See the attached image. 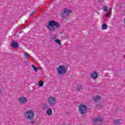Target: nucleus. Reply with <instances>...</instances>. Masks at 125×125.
Returning a JSON list of instances; mask_svg holds the SVG:
<instances>
[{"mask_svg":"<svg viewBox=\"0 0 125 125\" xmlns=\"http://www.w3.org/2000/svg\"><path fill=\"white\" fill-rule=\"evenodd\" d=\"M34 13H35V12H33L32 13H31L30 14L31 16H32V15H33Z\"/></svg>","mask_w":125,"mask_h":125,"instance_id":"b1692460","label":"nucleus"},{"mask_svg":"<svg viewBox=\"0 0 125 125\" xmlns=\"http://www.w3.org/2000/svg\"><path fill=\"white\" fill-rule=\"evenodd\" d=\"M38 84H39V86L40 87L42 86V85H43V84H44V83H43V82L42 81H39L38 82Z\"/></svg>","mask_w":125,"mask_h":125,"instance_id":"2eb2a0df","label":"nucleus"},{"mask_svg":"<svg viewBox=\"0 0 125 125\" xmlns=\"http://www.w3.org/2000/svg\"><path fill=\"white\" fill-rule=\"evenodd\" d=\"M90 77L92 79L95 80L98 78V73H97L96 71H93L91 73Z\"/></svg>","mask_w":125,"mask_h":125,"instance_id":"1a4fd4ad","label":"nucleus"},{"mask_svg":"<svg viewBox=\"0 0 125 125\" xmlns=\"http://www.w3.org/2000/svg\"><path fill=\"white\" fill-rule=\"evenodd\" d=\"M103 122V118L100 117H95L93 119V124L94 125H99V124Z\"/></svg>","mask_w":125,"mask_h":125,"instance_id":"423d86ee","label":"nucleus"},{"mask_svg":"<svg viewBox=\"0 0 125 125\" xmlns=\"http://www.w3.org/2000/svg\"><path fill=\"white\" fill-rule=\"evenodd\" d=\"M1 93H2L1 90L0 89V95H1Z\"/></svg>","mask_w":125,"mask_h":125,"instance_id":"393cba45","label":"nucleus"},{"mask_svg":"<svg viewBox=\"0 0 125 125\" xmlns=\"http://www.w3.org/2000/svg\"><path fill=\"white\" fill-rule=\"evenodd\" d=\"M11 45L14 48H18V47H19V45L18 44V42H17L15 41H12L11 43Z\"/></svg>","mask_w":125,"mask_h":125,"instance_id":"9d476101","label":"nucleus"},{"mask_svg":"<svg viewBox=\"0 0 125 125\" xmlns=\"http://www.w3.org/2000/svg\"><path fill=\"white\" fill-rule=\"evenodd\" d=\"M55 27H56V28L58 29V28L60 27V24L54 21H48L47 28L49 30L50 32H54V31H55Z\"/></svg>","mask_w":125,"mask_h":125,"instance_id":"f257e3e1","label":"nucleus"},{"mask_svg":"<svg viewBox=\"0 0 125 125\" xmlns=\"http://www.w3.org/2000/svg\"><path fill=\"white\" fill-rule=\"evenodd\" d=\"M67 67L65 65H60L57 69V71L59 75H65L67 73Z\"/></svg>","mask_w":125,"mask_h":125,"instance_id":"7ed1b4c3","label":"nucleus"},{"mask_svg":"<svg viewBox=\"0 0 125 125\" xmlns=\"http://www.w3.org/2000/svg\"><path fill=\"white\" fill-rule=\"evenodd\" d=\"M25 56L26 58H27L28 59V58H30V57H31V56H30V55L28 53H25Z\"/></svg>","mask_w":125,"mask_h":125,"instance_id":"aec40b11","label":"nucleus"},{"mask_svg":"<svg viewBox=\"0 0 125 125\" xmlns=\"http://www.w3.org/2000/svg\"><path fill=\"white\" fill-rule=\"evenodd\" d=\"M79 112L81 115H83L87 112V107L84 104H80L79 105Z\"/></svg>","mask_w":125,"mask_h":125,"instance_id":"20e7f679","label":"nucleus"},{"mask_svg":"<svg viewBox=\"0 0 125 125\" xmlns=\"http://www.w3.org/2000/svg\"><path fill=\"white\" fill-rule=\"evenodd\" d=\"M107 24L105 23H103L102 26V30H107Z\"/></svg>","mask_w":125,"mask_h":125,"instance_id":"4468645a","label":"nucleus"},{"mask_svg":"<svg viewBox=\"0 0 125 125\" xmlns=\"http://www.w3.org/2000/svg\"><path fill=\"white\" fill-rule=\"evenodd\" d=\"M72 14V10H70V9H68L66 8H64L63 9V11L62 13V14H63V15H69V14Z\"/></svg>","mask_w":125,"mask_h":125,"instance_id":"6e6552de","label":"nucleus"},{"mask_svg":"<svg viewBox=\"0 0 125 125\" xmlns=\"http://www.w3.org/2000/svg\"><path fill=\"white\" fill-rule=\"evenodd\" d=\"M18 102L21 104H25L27 103V98L25 97L21 96L19 98Z\"/></svg>","mask_w":125,"mask_h":125,"instance_id":"0eeeda50","label":"nucleus"},{"mask_svg":"<svg viewBox=\"0 0 125 125\" xmlns=\"http://www.w3.org/2000/svg\"><path fill=\"white\" fill-rule=\"evenodd\" d=\"M24 115L26 120H33L35 118L36 114L34 110L29 109L24 112Z\"/></svg>","mask_w":125,"mask_h":125,"instance_id":"f03ea898","label":"nucleus"},{"mask_svg":"<svg viewBox=\"0 0 125 125\" xmlns=\"http://www.w3.org/2000/svg\"><path fill=\"white\" fill-rule=\"evenodd\" d=\"M77 90H82V86H77L76 87Z\"/></svg>","mask_w":125,"mask_h":125,"instance_id":"6ab92c4d","label":"nucleus"},{"mask_svg":"<svg viewBox=\"0 0 125 125\" xmlns=\"http://www.w3.org/2000/svg\"><path fill=\"white\" fill-rule=\"evenodd\" d=\"M46 114L47 116H52V109L51 108H48L46 110Z\"/></svg>","mask_w":125,"mask_h":125,"instance_id":"ddd939ff","label":"nucleus"},{"mask_svg":"<svg viewBox=\"0 0 125 125\" xmlns=\"http://www.w3.org/2000/svg\"><path fill=\"white\" fill-rule=\"evenodd\" d=\"M56 98H55L54 97L51 96L47 99V103H48V104L51 106H54V105L56 104Z\"/></svg>","mask_w":125,"mask_h":125,"instance_id":"39448f33","label":"nucleus"},{"mask_svg":"<svg viewBox=\"0 0 125 125\" xmlns=\"http://www.w3.org/2000/svg\"><path fill=\"white\" fill-rule=\"evenodd\" d=\"M49 108V107L48 106V104H47L46 103H44L42 105V109H43V111L47 110Z\"/></svg>","mask_w":125,"mask_h":125,"instance_id":"9b49d317","label":"nucleus"},{"mask_svg":"<svg viewBox=\"0 0 125 125\" xmlns=\"http://www.w3.org/2000/svg\"><path fill=\"white\" fill-rule=\"evenodd\" d=\"M55 42L56 43H58L59 44V45H61V41H60V40L57 39V40H55Z\"/></svg>","mask_w":125,"mask_h":125,"instance_id":"f3484780","label":"nucleus"},{"mask_svg":"<svg viewBox=\"0 0 125 125\" xmlns=\"http://www.w3.org/2000/svg\"><path fill=\"white\" fill-rule=\"evenodd\" d=\"M30 124H35V121H31L30 122Z\"/></svg>","mask_w":125,"mask_h":125,"instance_id":"5701e85b","label":"nucleus"},{"mask_svg":"<svg viewBox=\"0 0 125 125\" xmlns=\"http://www.w3.org/2000/svg\"><path fill=\"white\" fill-rule=\"evenodd\" d=\"M103 9L104 11L107 12V9H108V7L107 6H103Z\"/></svg>","mask_w":125,"mask_h":125,"instance_id":"a211bd4d","label":"nucleus"},{"mask_svg":"<svg viewBox=\"0 0 125 125\" xmlns=\"http://www.w3.org/2000/svg\"><path fill=\"white\" fill-rule=\"evenodd\" d=\"M109 13H112V8H110V9H109Z\"/></svg>","mask_w":125,"mask_h":125,"instance_id":"4be33fe9","label":"nucleus"},{"mask_svg":"<svg viewBox=\"0 0 125 125\" xmlns=\"http://www.w3.org/2000/svg\"><path fill=\"white\" fill-rule=\"evenodd\" d=\"M124 23H125V18L124 19Z\"/></svg>","mask_w":125,"mask_h":125,"instance_id":"a878e982","label":"nucleus"},{"mask_svg":"<svg viewBox=\"0 0 125 125\" xmlns=\"http://www.w3.org/2000/svg\"><path fill=\"white\" fill-rule=\"evenodd\" d=\"M31 67L33 68V69H34L35 72H38V70H40L39 68L36 67V66H35L34 65H31Z\"/></svg>","mask_w":125,"mask_h":125,"instance_id":"dca6fc26","label":"nucleus"},{"mask_svg":"<svg viewBox=\"0 0 125 125\" xmlns=\"http://www.w3.org/2000/svg\"><path fill=\"white\" fill-rule=\"evenodd\" d=\"M93 98L95 102H99L101 99V98L99 96H95L93 97Z\"/></svg>","mask_w":125,"mask_h":125,"instance_id":"f8f14e48","label":"nucleus"},{"mask_svg":"<svg viewBox=\"0 0 125 125\" xmlns=\"http://www.w3.org/2000/svg\"><path fill=\"white\" fill-rule=\"evenodd\" d=\"M110 15H111V13H107L106 14V16L107 17H108V16H110Z\"/></svg>","mask_w":125,"mask_h":125,"instance_id":"412c9836","label":"nucleus"}]
</instances>
